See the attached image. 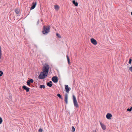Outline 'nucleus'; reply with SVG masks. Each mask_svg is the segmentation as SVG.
I'll list each match as a JSON object with an SVG mask.
<instances>
[{
    "label": "nucleus",
    "instance_id": "f257e3e1",
    "mask_svg": "<svg viewBox=\"0 0 132 132\" xmlns=\"http://www.w3.org/2000/svg\"><path fill=\"white\" fill-rule=\"evenodd\" d=\"M49 69V65H46L44 66L43 69V71L41 72L39 75L38 78L39 79H42L45 78L47 76Z\"/></svg>",
    "mask_w": 132,
    "mask_h": 132
},
{
    "label": "nucleus",
    "instance_id": "f03ea898",
    "mask_svg": "<svg viewBox=\"0 0 132 132\" xmlns=\"http://www.w3.org/2000/svg\"><path fill=\"white\" fill-rule=\"evenodd\" d=\"M50 26H48L46 27H45V26H44L43 30V33L45 34L48 33L50 31Z\"/></svg>",
    "mask_w": 132,
    "mask_h": 132
},
{
    "label": "nucleus",
    "instance_id": "7ed1b4c3",
    "mask_svg": "<svg viewBox=\"0 0 132 132\" xmlns=\"http://www.w3.org/2000/svg\"><path fill=\"white\" fill-rule=\"evenodd\" d=\"M72 97L74 106L76 108H78L79 107V105L77 103L76 97L74 95H73Z\"/></svg>",
    "mask_w": 132,
    "mask_h": 132
},
{
    "label": "nucleus",
    "instance_id": "20e7f679",
    "mask_svg": "<svg viewBox=\"0 0 132 132\" xmlns=\"http://www.w3.org/2000/svg\"><path fill=\"white\" fill-rule=\"evenodd\" d=\"M52 80L54 83H57L58 81V78L56 76H54L53 77Z\"/></svg>",
    "mask_w": 132,
    "mask_h": 132
},
{
    "label": "nucleus",
    "instance_id": "39448f33",
    "mask_svg": "<svg viewBox=\"0 0 132 132\" xmlns=\"http://www.w3.org/2000/svg\"><path fill=\"white\" fill-rule=\"evenodd\" d=\"M37 4V2H35L32 3V6L30 8V10H31L34 9L35 8V7L36 5Z\"/></svg>",
    "mask_w": 132,
    "mask_h": 132
},
{
    "label": "nucleus",
    "instance_id": "423d86ee",
    "mask_svg": "<svg viewBox=\"0 0 132 132\" xmlns=\"http://www.w3.org/2000/svg\"><path fill=\"white\" fill-rule=\"evenodd\" d=\"M90 41L94 45H96L97 44L96 40L93 38L91 39Z\"/></svg>",
    "mask_w": 132,
    "mask_h": 132
},
{
    "label": "nucleus",
    "instance_id": "0eeeda50",
    "mask_svg": "<svg viewBox=\"0 0 132 132\" xmlns=\"http://www.w3.org/2000/svg\"><path fill=\"white\" fill-rule=\"evenodd\" d=\"M34 82V80L32 79H30L29 80H27V85L29 86L30 84V83H32Z\"/></svg>",
    "mask_w": 132,
    "mask_h": 132
},
{
    "label": "nucleus",
    "instance_id": "6e6552de",
    "mask_svg": "<svg viewBox=\"0 0 132 132\" xmlns=\"http://www.w3.org/2000/svg\"><path fill=\"white\" fill-rule=\"evenodd\" d=\"M112 117V116L111 114L110 113H107L106 116V118L108 119H110Z\"/></svg>",
    "mask_w": 132,
    "mask_h": 132
},
{
    "label": "nucleus",
    "instance_id": "1a4fd4ad",
    "mask_svg": "<svg viewBox=\"0 0 132 132\" xmlns=\"http://www.w3.org/2000/svg\"><path fill=\"white\" fill-rule=\"evenodd\" d=\"M68 95L67 94H65V97H64V101L65 102V103L66 104H68Z\"/></svg>",
    "mask_w": 132,
    "mask_h": 132
},
{
    "label": "nucleus",
    "instance_id": "9d476101",
    "mask_svg": "<svg viewBox=\"0 0 132 132\" xmlns=\"http://www.w3.org/2000/svg\"><path fill=\"white\" fill-rule=\"evenodd\" d=\"M100 124L103 130H105L106 129L105 126L100 121Z\"/></svg>",
    "mask_w": 132,
    "mask_h": 132
},
{
    "label": "nucleus",
    "instance_id": "9b49d317",
    "mask_svg": "<svg viewBox=\"0 0 132 132\" xmlns=\"http://www.w3.org/2000/svg\"><path fill=\"white\" fill-rule=\"evenodd\" d=\"M65 91L67 93H68L69 91L70 90V88L69 89L68 86L67 85H65Z\"/></svg>",
    "mask_w": 132,
    "mask_h": 132
},
{
    "label": "nucleus",
    "instance_id": "f8f14e48",
    "mask_svg": "<svg viewBox=\"0 0 132 132\" xmlns=\"http://www.w3.org/2000/svg\"><path fill=\"white\" fill-rule=\"evenodd\" d=\"M23 89L26 90L27 92H28L29 90V88L26 87V86H22Z\"/></svg>",
    "mask_w": 132,
    "mask_h": 132
},
{
    "label": "nucleus",
    "instance_id": "ddd939ff",
    "mask_svg": "<svg viewBox=\"0 0 132 132\" xmlns=\"http://www.w3.org/2000/svg\"><path fill=\"white\" fill-rule=\"evenodd\" d=\"M52 82L51 81H50L49 82H48L47 84V85L48 86H49L50 87H51L52 85Z\"/></svg>",
    "mask_w": 132,
    "mask_h": 132
},
{
    "label": "nucleus",
    "instance_id": "4468645a",
    "mask_svg": "<svg viewBox=\"0 0 132 132\" xmlns=\"http://www.w3.org/2000/svg\"><path fill=\"white\" fill-rule=\"evenodd\" d=\"M72 2L76 6H78V3L77 2H76L75 0H73L72 1Z\"/></svg>",
    "mask_w": 132,
    "mask_h": 132
},
{
    "label": "nucleus",
    "instance_id": "2eb2a0df",
    "mask_svg": "<svg viewBox=\"0 0 132 132\" xmlns=\"http://www.w3.org/2000/svg\"><path fill=\"white\" fill-rule=\"evenodd\" d=\"M54 8L56 10H58L59 9V7L58 5H54Z\"/></svg>",
    "mask_w": 132,
    "mask_h": 132
},
{
    "label": "nucleus",
    "instance_id": "dca6fc26",
    "mask_svg": "<svg viewBox=\"0 0 132 132\" xmlns=\"http://www.w3.org/2000/svg\"><path fill=\"white\" fill-rule=\"evenodd\" d=\"M15 12L16 13L18 14L19 13L20 11V10L19 9H16L15 10Z\"/></svg>",
    "mask_w": 132,
    "mask_h": 132
},
{
    "label": "nucleus",
    "instance_id": "f3484780",
    "mask_svg": "<svg viewBox=\"0 0 132 132\" xmlns=\"http://www.w3.org/2000/svg\"><path fill=\"white\" fill-rule=\"evenodd\" d=\"M45 85H40L39 86V88H40L42 89V88H43L44 89L45 88Z\"/></svg>",
    "mask_w": 132,
    "mask_h": 132
},
{
    "label": "nucleus",
    "instance_id": "a211bd4d",
    "mask_svg": "<svg viewBox=\"0 0 132 132\" xmlns=\"http://www.w3.org/2000/svg\"><path fill=\"white\" fill-rule=\"evenodd\" d=\"M66 57H67V60L68 61V62L69 64H70V59L69 58L68 56V55H66Z\"/></svg>",
    "mask_w": 132,
    "mask_h": 132
},
{
    "label": "nucleus",
    "instance_id": "6ab92c4d",
    "mask_svg": "<svg viewBox=\"0 0 132 132\" xmlns=\"http://www.w3.org/2000/svg\"><path fill=\"white\" fill-rule=\"evenodd\" d=\"M75 129L74 127L72 126V132H74L75 131Z\"/></svg>",
    "mask_w": 132,
    "mask_h": 132
},
{
    "label": "nucleus",
    "instance_id": "aec40b11",
    "mask_svg": "<svg viewBox=\"0 0 132 132\" xmlns=\"http://www.w3.org/2000/svg\"><path fill=\"white\" fill-rule=\"evenodd\" d=\"M57 96L60 99H62V96H61V95H60V94H57Z\"/></svg>",
    "mask_w": 132,
    "mask_h": 132
},
{
    "label": "nucleus",
    "instance_id": "412c9836",
    "mask_svg": "<svg viewBox=\"0 0 132 132\" xmlns=\"http://www.w3.org/2000/svg\"><path fill=\"white\" fill-rule=\"evenodd\" d=\"M56 35L57 37H58L59 38H60L61 37L60 35L58 33L56 34Z\"/></svg>",
    "mask_w": 132,
    "mask_h": 132
},
{
    "label": "nucleus",
    "instance_id": "4be33fe9",
    "mask_svg": "<svg viewBox=\"0 0 132 132\" xmlns=\"http://www.w3.org/2000/svg\"><path fill=\"white\" fill-rule=\"evenodd\" d=\"M2 118L0 117V124L2 123Z\"/></svg>",
    "mask_w": 132,
    "mask_h": 132
},
{
    "label": "nucleus",
    "instance_id": "5701e85b",
    "mask_svg": "<svg viewBox=\"0 0 132 132\" xmlns=\"http://www.w3.org/2000/svg\"><path fill=\"white\" fill-rule=\"evenodd\" d=\"M129 70L132 72V66L129 68Z\"/></svg>",
    "mask_w": 132,
    "mask_h": 132
},
{
    "label": "nucleus",
    "instance_id": "b1692460",
    "mask_svg": "<svg viewBox=\"0 0 132 132\" xmlns=\"http://www.w3.org/2000/svg\"><path fill=\"white\" fill-rule=\"evenodd\" d=\"M3 74V72L1 71H0V77Z\"/></svg>",
    "mask_w": 132,
    "mask_h": 132
},
{
    "label": "nucleus",
    "instance_id": "393cba45",
    "mask_svg": "<svg viewBox=\"0 0 132 132\" xmlns=\"http://www.w3.org/2000/svg\"><path fill=\"white\" fill-rule=\"evenodd\" d=\"M131 61H132L131 59V58H130L129 59V62H128L129 63V64H130L131 63Z\"/></svg>",
    "mask_w": 132,
    "mask_h": 132
},
{
    "label": "nucleus",
    "instance_id": "a878e982",
    "mask_svg": "<svg viewBox=\"0 0 132 132\" xmlns=\"http://www.w3.org/2000/svg\"><path fill=\"white\" fill-rule=\"evenodd\" d=\"M43 129L41 128H40L39 129L38 131L39 132H42Z\"/></svg>",
    "mask_w": 132,
    "mask_h": 132
},
{
    "label": "nucleus",
    "instance_id": "bb28decb",
    "mask_svg": "<svg viewBox=\"0 0 132 132\" xmlns=\"http://www.w3.org/2000/svg\"><path fill=\"white\" fill-rule=\"evenodd\" d=\"M127 110L128 111H129V112H130L131 111V109H130V108H128L127 109Z\"/></svg>",
    "mask_w": 132,
    "mask_h": 132
},
{
    "label": "nucleus",
    "instance_id": "cd10ccee",
    "mask_svg": "<svg viewBox=\"0 0 132 132\" xmlns=\"http://www.w3.org/2000/svg\"><path fill=\"white\" fill-rule=\"evenodd\" d=\"M2 55V54L1 51H0V58H1Z\"/></svg>",
    "mask_w": 132,
    "mask_h": 132
},
{
    "label": "nucleus",
    "instance_id": "c85d7f7f",
    "mask_svg": "<svg viewBox=\"0 0 132 132\" xmlns=\"http://www.w3.org/2000/svg\"><path fill=\"white\" fill-rule=\"evenodd\" d=\"M93 132H96V131L95 130L93 131Z\"/></svg>",
    "mask_w": 132,
    "mask_h": 132
},
{
    "label": "nucleus",
    "instance_id": "c756f323",
    "mask_svg": "<svg viewBox=\"0 0 132 132\" xmlns=\"http://www.w3.org/2000/svg\"><path fill=\"white\" fill-rule=\"evenodd\" d=\"M131 15H132V12H131Z\"/></svg>",
    "mask_w": 132,
    "mask_h": 132
},
{
    "label": "nucleus",
    "instance_id": "7c9ffc66",
    "mask_svg": "<svg viewBox=\"0 0 132 132\" xmlns=\"http://www.w3.org/2000/svg\"><path fill=\"white\" fill-rule=\"evenodd\" d=\"M130 108L131 109V110H132V106Z\"/></svg>",
    "mask_w": 132,
    "mask_h": 132
},
{
    "label": "nucleus",
    "instance_id": "2f4dec72",
    "mask_svg": "<svg viewBox=\"0 0 132 132\" xmlns=\"http://www.w3.org/2000/svg\"><path fill=\"white\" fill-rule=\"evenodd\" d=\"M38 23H39V21H38Z\"/></svg>",
    "mask_w": 132,
    "mask_h": 132
},
{
    "label": "nucleus",
    "instance_id": "473e14b6",
    "mask_svg": "<svg viewBox=\"0 0 132 132\" xmlns=\"http://www.w3.org/2000/svg\"><path fill=\"white\" fill-rule=\"evenodd\" d=\"M1 58H0V59H1Z\"/></svg>",
    "mask_w": 132,
    "mask_h": 132
}]
</instances>
